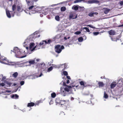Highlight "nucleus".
Wrapping results in <instances>:
<instances>
[{
    "label": "nucleus",
    "instance_id": "obj_1",
    "mask_svg": "<svg viewBox=\"0 0 123 123\" xmlns=\"http://www.w3.org/2000/svg\"><path fill=\"white\" fill-rule=\"evenodd\" d=\"M13 50V51L11 50V51L13 52H14L17 57L22 58L25 57L26 56V55L21 56L22 53L25 52V51H22V49H18L17 47H15L14 48Z\"/></svg>",
    "mask_w": 123,
    "mask_h": 123
},
{
    "label": "nucleus",
    "instance_id": "obj_2",
    "mask_svg": "<svg viewBox=\"0 0 123 123\" xmlns=\"http://www.w3.org/2000/svg\"><path fill=\"white\" fill-rule=\"evenodd\" d=\"M64 48L63 45L61 46L60 45H57L55 47V52L58 54L60 53L62 49Z\"/></svg>",
    "mask_w": 123,
    "mask_h": 123
},
{
    "label": "nucleus",
    "instance_id": "obj_3",
    "mask_svg": "<svg viewBox=\"0 0 123 123\" xmlns=\"http://www.w3.org/2000/svg\"><path fill=\"white\" fill-rule=\"evenodd\" d=\"M38 32L36 31L34 33L31 34L29 38V40H33V39H34L37 37H40V35H38Z\"/></svg>",
    "mask_w": 123,
    "mask_h": 123
},
{
    "label": "nucleus",
    "instance_id": "obj_4",
    "mask_svg": "<svg viewBox=\"0 0 123 123\" xmlns=\"http://www.w3.org/2000/svg\"><path fill=\"white\" fill-rule=\"evenodd\" d=\"M77 17V15L73 12H71L70 13L69 16V19H75Z\"/></svg>",
    "mask_w": 123,
    "mask_h": 123
},
{
    "label": "nucleus",
    "instance_id": "obj_5",
    "mask_svg": "<svg viewBox=\"0 0 123 123\" xmlns=\"http://www.w3.org/2000/svg\"><path fill=\"white\" fill-rule=\"evenodd\" d=\"M6 13L7 17L9 18L11 17V16L13 17L15 14V12L13 11H10V12L8 11H6Z\"/></svg>",
    "mask_w": 123,
    "mask_h": 123
},
{
    "label": "nucleus",
    "instance_id": "obj_6",
    "mask_svg": "<svg viewBox=\"0 0 123 123\" xmlns=\"http://www.w3.org/2000/svg\"><path fill=\"white\" fill-rule=\"evenodd\" d=\"M68 101V100H61L58 102V101L57 100L56 103L58 104L62 105L66 104Z\"/></svg>",
    "mask_w": 123,
    "mask_h": 123
},
{
    "label": "nucleus",
    "instance_id": "obj_7",
    "mask_svg": "<svg viewBox=\"0 0 123 123\" xmlns=\"http://www.w3.org/2000/svg\"><path fill=\"white\" fill-rule=\"evenodd\" d=\"M40 9V8L38 7H36L34 8L33 10L32 11L31 13H34L36 12H38L40 10L39 9Z\"/></svg>",
    "mask_w": 123,
    "mask_h": 123
},
{
    "label": "nucleus",
    "instance_id": "obj_8",
    "mask_svg": "<svg viewBox=\"0 0 123 123\" xmlns=\"http://www.w3.org/2000/svg\"><path fill=\"white\" fill-rule=\"evenodd\" d=\"M28 5L29 6L33 4V0H26Z\"/></svg>",
    "mask_w": 123,
    "mask_h": 123
},
{
    "label": "nucleus",
    "instance_id": "obj_9",
    "mask_svg": "<svg viewBox=\"0 0 123 123\" xmlns=\"http://www.w3.org/2000/svg\"><path fill=\"white\" fill-rule=\"evenodd\" d=\"M99 2V1L97 0H92L88 1V3L89 4H92L94 3H98Z\"/></svg>",
    "mask_w": 123,
    "mask_h": 123
},
{
    "label": "nucleus",
    "instance_id": "obj_10",
    "mask_svg": "<svg viewBox=\"0 0 123 123\" xmlns=\"http://www.w3.org/2000/svg\"><path fill=\"white\" fill-rule=\"evenodd\" d=\"M35 104L33 102H31L28 103L27 105L28 107H31L35 105Z\"/></svg>",
    "mask_w": 123,
    "mask_h": 123
},
{
    "label": "nucleus",
    "instance_id": "obj_11",
    "mask_svg": "<svg viewBox=\"0 0 123 123\" xmlns=\"http://www.w3.org/2000/svg\"><path fill=\"white\" fill-rule=\"evenodd\" d=\"M109 34L110 35H114L115 34V31L112 30H111L108 32Z\"/></svg>",
    "mask_w": 123,
    "mask_h": 123
},
{
    "label": "nucleus",
    "instance_id": "obj_12",
    "mask_svg": "<svg viewBox=\"0 0 123 123\" xmlns=\"http://www.w3.org/2000/svg\"><path fill=\"white\" fill-rule=\"evenodd\" d=\"M19 97V96L17 94H13L11 96V98L13 99H17Z\"/></svg>",
    "mask_w": 123,
    "mask_h": 123
},
{
    "label": "nucleus",
    "instance_id": "obj_13",
    "mask_svg": "<svg viewBox=\"0 0 123 123\" xmlns=\"http://www.w3.org/2000/svg\"><path fill=\"white\" fill-rule=\"evenodd\" d=\"M98 84L99 87H103L104 85V84L103 82L101 81H99L98 82Z\"/></svg>",
    "mask_w": 123,
    "mask_h": 123
},
{
    "label": "nucleus",
    "instance_id": "obj_14",
    "mask_svg": "<svg viewBox=\"0 0 123 123\" xmlns=\"http://www.w3.org/2000/svg\"><path fill=\"white\" fill-rule=\"evenodd\" d=\"M4 82L6 84H7V85L6 86H7L10 87L11 86L12 84V83L9 82L7 81L6 80H5Z\"/></svg>",
    "mask_w": 123,
    "mask_h": 123
},
{
    "label": "nucleus",
    "instance_id": "obj_15",
    "mask_svg": "<svg viewBox=\"0 0 123 123\" xmlns=\"http://www.w3.org/2000/svg\"><path fill=\"white\" fill-rule=\"evenodd\" d=\"M61 92L62 94H63L64 96H65L66 95V91H64V89L63 88L61 89Z\"/></svg>",
    "mask_w": 123,
    "mask_h": 123
},
{
    "label": "nucleus",
    "instance_id": "obj_16",
    "mask_svg": "<svg viewBox=\"0 0 123 123\" xmlns=\"http://www.w3.org/2000/svg\"><path fill=\"white\" fill-rule=\"evenodd\" d=\"M18 74L17 72L14 73L12 75V76L15 78H16L18 76Z\"/></svg>",
    "mask_w": 123,
    "mask_h": 123
},
{
    "label": "nucleus",
    "instance_id": "obj_17",
    "mask_svg": "<svg viewBox=\"0 0 123 123\" xmlns=\"http://www.w3.org/2000/svg\"><path fill=\"white\" fill-rule=\"evenodd\" d=\"M80 85L81 86H83L84 87H86V86L85 85V84H86L84 81H81L80 82Z\"/></svg>",
    "mask_w": 123,
    "mask_h": 123
},
{
    "label": "nucleus",
    "instance_id": "obj_18",
    "mask_svg": "<svg viewBox=\"0 0 123 123\" xmlns=\"http://www.w3.org/2000/svg\"><path fill=\"white\" fill-rule=\"evenodd\" d=\"M110 11V9L107 8H105L104 9V13L105 14H107Z\"/></svg>",
    "mask_w": 123,
    "mask_h": 123
},
{
    "label": "nucleus",
    "instance_id": "obj_19",
    "mask_svg": "<svg viewBox=\"0 0 123 123\" xmlns=\"http://www.w3.org/2000/svg\"><path fill=\"white\" fill-rule=\"evenodd\" d=\"M116 84L115 83H111V89H113L116 86Z\"/></svg>",
    "mask_w": 123,
    "mask_h": 123
},
{
    "label": "nucleus",
    "instance_id": "obj_20",
    "mask_svg": "<svg viewBox=\"0 0 123 123\" xmlns=\"http://www.w3.org/2000/svg\"><path fill=\"white\" fill-rule=\"evenodd\" d=\"M55 19L57 21H59L60 20L59 16L58 15L56 16L55 17Z\"/></svg>",
    "mask_w": 123,
    "mask_h": 123
},
{
    "label": "nucleus",
    "instance_id": "obj_21",
    "mask_svg": "<svg viewBox=\"0 0 123 123\" xmlns=\"http://www.w3.org/2000/svg\"><path fill=\"white\" fill-rule=\"evenodd\" d=\"M22 7L21 6V7L20 6H17V10L18 11V12H22V11H21V7Z\"/></svg>",
    "mask_w": 123,
    "mask_h": 123
},
{
    "label": "nucleus",
    "instance_id": "obj_22",
    "mask_svg": "<svg viewBox=\"0 0 123 123\" xmlns=\"http://www.w3.org/2000/svg\"><path fill=\"white\" fill-rule=\"evenodd\" d=\"M85 0H76L74 1V3H76L78 2H80L82 1H85Z\"/></svg>",
    "mask_w": 123,
    "mask_h": 123
},
{
    "label": "nucleus",
    "instance_id": "obj_23",
    "mask_svg": "<svg viewBox=\"0 0 123 123\" xmlns=\"http://www.w3.org/2000/svg\"><path fill=\"white\" fill-rule=\"evenodd\" d=\"M44 41L45 44L50 43L51 42V40L50 39L48 40L47 41L46 40H44Z\"/></svg>",
    "mask_w": 123,
    "mask_h": 123
},
{
    "label": "nucleus",
    "instance_id": "obj_24",
    "mask_svg": "<svg viewBox=\"0 0 123 123\" xmlns=\"http://www.w3.org/2000/svg\"><path fill=\"white\" fill-rule=\"evenodd\" d=\"M66 10V8L65 6L62 7L61 8V11H64Z\"/></svg>",
    "mask_w": 123,
    "mask_h": 123
},
{
    "label": "nucleus",
    "instance_id": "obj_25",
    "mask_svg": "<svg viewBox=\"0 0 123 123\" xmlns=\"http://www.w3.org/2000/svg\"><path fill=\"white\" fill-rule=\"evenodd\" d=\"M104 97L105 98H107L108 97V96L107 94L106 93L105 91L104 92Z\"/></svg>",
    "mask_w": 123,
    "mask_h": 123
},
{
    "label": "nucleus",
    "instance_id": "obj_26",
    "mask_svg": "<svg viewBox=\"0 0 123 123\" xmlns=\"http://www.w3.org/2000/svg\"><path fill=\"white\" fill-rule=\"evenodd\" d=\"M29 63L31 64H33L35 63V61L33 60L29 61Z\"/></svg>",
    "mask_w": 123,
    "mask_h": 123
},
{
    "label": "nucleus",
    "instance_id": "obj_27",
    "mask_svg": "<svg viewBox=\"0 0 123 123\" xmlns=\"http://www.w3.org/2000/svg\"><path fill=\"white\" fill-rule=\"evenodd\" d=\"M51 95V97L53 98H55L56 96V94L55 92L52 93Z\"/></svg>",
    "mask_w": 123,
    "mask_h": 123
},
{
    "label": "nucleus",
    "instance_id": "obj_28",
    "mask_svg": "<svg viewBox=\"0 0 123 123\" xmlns=\"http://www.w3.org/2000/svg\"><path fill=\"white\" fill-rule=\"evenodd\" d=\"M83 40V38L81 37H80L78 38V41L80 42H82Z\"/></svg>",
    "mask_w": 123,
    "mask_h": 123
},
{
    "label": "nucleus",
    "instance_id": "obj_29",
    "mask_svg": "<svg viewBox=\"0 0 123 123\" xmlns=\"http://www.w3.org/2000/svg\"><path fill=\"white\" fill-rule=\"evenodd\" d=\"M16 9V5L15 4L13 5L12 6V9L13 11H14Z\"/></svg>",
    "mask_w": 123,
    "mask_h": 123
},
{
    "label": "nucleus",
    "instance_id": "obj_30",
    "mask_svg": "<svg viewBox=\"0 0 123 123\" xmlns=\"http://www.w3.org/2000/svg\"><path fill=\"white\" fill-rule=\"evenodd\" d=\"M34 43H31L30 44V49H31L32 48V47L34 46Z\"/></svg>",
    "mask_w": 123,
    "mask_h": 123
},
{
    "label": "nucleus",
    "instance_id": "obj_31",
    "mask_svg": "<svg viewBox=\"0 0 123 123\" xmlns=\"http://www.w3.org/2000/svg\"><path fill=\"white\" fill-rule=\"evenodd\" d=\"M53 68L51 66L48 68L47 70V71L48 72H49L50 71H51L53 69Z\"/></svg>",
    "mask_w": 123,
    "mask_h": 123
},
{
    "label": "nucleus",
    "instance_id": "obj_32",
    "mask_svg": "<svg viewBox=\"0 0 123 123\" xmlns=\"http://www.w3.org/2000/svg\"><path fill=\"white\" fill-rule=\"evenodd\" d=\"M34 6L35 7V6H32L29 7L28 8V9L29 10H31L32 9H33V10L34 8Z\"/></svg>",
    "mask_w": 123,
    "mask_h": 123
},
{
    "label": "nucleus",
    "instance_id": "obj_33",
    "mask_svg": "<svg viewBox=\"0 0 123 123\" xmlns=\"http://www.w3.org/2000/svg\"><path fill=\"white\" fill-rule=\"evenodd\" d=\"M83 29H85L86 30V31L87 32H89L90 31L89 29L86 27H85Z\"/></svg>",
    "mask_w": 123,
    "mask_h": 123
},
{
    "label": "nucleus",
    "instance_id": "obj_34",
    "mask_svg": "<svg viewBox=\"0 0 123 123\" xmlns=\"http://www.w3.org/2000/svg\"><path fill=\"white\" fill-rule=\"evenodd\" d=\"M94 14V13L91 12L88 15L89 16H90L91 17L93 16V15Z\"/></svg>",
    "mask_w": 123,
    "mask_h": 123
},
{
    "label": "nucleus",
    "instance_id": "obj_35",
    "mask_svg": "<svg viewBox=\"0 0 123 123\" xmlns=\"http://www.w3.org/2000/svg\"><path fill=\"white\" fill-rule=\"evenodd\" d=\"M64 89V91H66H66L67 92H68L69 91V89L67 87L65 88Z\"/></svg>",
    "mask_w": 123,
    "mask_h": 123
},
{
    "label": "nucleus",
    "instance_id": "obj_36",
    "mask_svg": "<svg viewBox=\"0 0 123 123\" xmlns=\"http://www.w3.org/2000/svg\"><path fill=\"white\" fill-rule=\"evenodd\" d=\"M74 9L75 11H77L78 9V7L77 6H75L74 7Z\"/></svg>",
    "mask_w": 123,
    "mask_h": 123
},
{
    "label": "nucleus",
    "instance_id": "obj_37",
    "mask_svg": "<svg viewBox=\"0 0 123 123\" xmlns=\"http://www.w3.org/2000/svg\"><path fill=\"white\" fill-rule=\"evenodd\" d=\"M40 103V101H38L36 102L35 104V106H36L37 105H38Z\"/></svg>",
    "mask_w": 123,
    "mask_h": 123
},
{
    "label": "nucleus",
    "instance_id": "obj_38",
    "mask_svg": "<svg viewBox=\"0 0 123 123\" xmlns=\"http://www.w3.org/2000/svg\"><path fill=\"white\" fill-rule=\"evenodd\" d=\"M5 60V58L3 56H1V55L0 56V60Z\"/></svg>",
    "mask_w": 123,
    "mask_h": 123
},
{
    "label": "nucleus",
    "instance_id": "obj_39",
    "mask_svg": "<svg viewBox=\"0 0 123 123\" xmlns=\"http://www.w3.org/2000/svg\"><path fill=\"white\" fill-rule=\"evenodd\" d=\"M63 74L66 76H67L68 75V73L66 71H64L63 72Z\"/></svg>",
    "mask_w": 123,
    "mask_h": 123
},
{
    "label": "nucleus",
    "instance_id": "obj_40",
    "mask_svg": "<svg viewBox=\"0 0 123 123\" xmlns=\"http://www.w3.org/2000/svg\"><path fill=\"white\" fill-rule=\"evenodd\" d=\"M44 41H43L42 42L40 43H39V44L40 45H45V43H44Z\"/></svg>",
    "mask_w": 123,
    "mask_h": 123
},
{
    "label": "nucleus",
    "instance_id": "obj_41",
    "mask_svg": "<svg viewBox=\"0 0 123 123\" xmlns=\"http://www.w3.org/2000/svg\"><path fill=\"white\" fill-rule=\"evenodd\" d=\"M81 33V32L79 31H77L75 32L74 33L76 35H79Z\"/></svg>",
    "mask_w": 123,
    "mask_h": 123
},
{
    "label": "nucleus",
    "instance_id": "obj_42",
    "mask_svg": "<svg viewBox=\"0 0 123 123\" xmlns=\"http://www.w3.org/2000/svg\"><path fill=\"white\" fill-rule=\"evenodd\" d=\"M64 68L63 69L64 70H65V69L67 68V65L66 63H65L64 64Z\"/></svg>",
    "mask_w": 123,
    "mask_h": 123
},
{
    "label": "nucleus",
    "instance_id": "obj_43",
    "mask_svg": "<svg viewBox=\"0 0 123 123\" xmlns=\"http://www.w3.org/2000/svg\"><path fill=\"white\" fill-rule=\"evenodd\" d=\"M93 33L94 35H96L99 34V32H93Z\"/></svg>",
    "mask_w": 123,
    "mask_h": 123
},
{
    "label": "nucleus",
    "instance_id": "obj_44",
    "mask_svg": "<svg viewBox=\"0 0 123 123\" xmlns=\"http://www.w3.org/2000/svg\"><path fill=\"white\" fill-rule=\"evenodd\" d=\"M119 4L121 6L123 5V0L120 1Z\"/></svg>",
    "mask_w": 123,
    "mask_h": 123
},
{
    "label": "nucleus",
    "instance_id": "obj_45",
    "mask_svg": "<svg viewBox=\"0 0 123 123\" xmlns=\"http://www.w3.org/2000/svg\"><path fill=\"white\" fill-rule=\"evenodd\" d=\"M24 81H21L20 82V84L21 85H22L24 84Z\"/></svg>",
    "mask_w": 123,
    "mask_h": 123
},
{
    "label": "nucleus",
    "instance_id": "obj_46",
    "mask_svg": "<svg viewBox=\"0 0 123 123\" xmlns=\"http://www.w3.org/2000/svg\"><path fill=\"white\" fill-rule=\"evenodd\" d=\"M5 85V84L4 83H0V85L1 86H4Z\"/></svg>",
    "mask_w": 123,
    "mask_h": 123
},
{
    "label": "nucleus",
    "instance_id": "obj_47",
    "mask_svg": "<svg viewBox=\"0 0 123 123\" xmlns=\"http://www.w3.org/2000/svg\"><path fill=\"white\" fill-rule=\"evenodd\" d=\"M87 26H89L90 27L92 28H93V27L92 25H87Z\"/></svg>",
    "mask_w": 123,
    "mask_h": 123
},
{
    "label": "nucleus",
    "instance_id": "obj_48",
    "mask_svg": "<svg viewBox=\"0 0 123 123\" xmlns=\"http://www.w3.org/2000/svg\"><path fill=\"white\" fill-rule=\"evenodd\" d=\"M36 46L35 47H34L31 50V51H33L36 48Z\"/></svg>",
    "mask_w": 123,
    "mask_h": 123
},
{
    "label": "nucleus",
    "instance_id": "obj_49",
    "mask_svg": "<svg viewBox=\"0 0 123 123\" xmlns=\"http://www.w3.org/2000/svg\"><path fill=\"white\" fill-rule=\"evenodd\" d=\"M67 77L68 78V79H69V80H70L71 79L70 78V77L69 76H68L67 75Z\"/></svg>",
    "mask_w": 123,
    "mask_h": 123
},
{
    "label": "nucleus",
    "instance_id": "obj_50",
    "mask_svg": "<svg viewBox=\"0 0 123 123\" xmlns=\"http://www.w3.org/2000/svg\"><path fill=\"white\" fill-rule=\"evenodd\" d=\"M53 102V101H52V100H51L49 103V104L50 105H51V104H52V102Z\"/></svg>",
    "mask_w": 123,
    "mask_h": 123
},
{
    "label": "nucleus",
    "instance_id": "obj_51",
    "mask_svg": "<svg viewBox=\"0 0 123 123\" xmlns=\"http://www.w3.org/2000/svg\"><path fill=\"white\" fill-rule=\"evenodd\" d=\"M6 79V77H2V79L3 80H4Z\"/></svg>",
    "mask_w": 123,
    "mask_h": 123
},
{
    "label": "nucleus",
    "instance_id": "obj_52",
    "mask_svg": "<svg viewBox=\"0 0 123 123\" xmlns=\"http://www.w3.org/2000/svg\"><path fill=\"white\" fill-rule=\"evenodd\" d=\"M123 24L121 25H119L118 26V27H123Z\"/></svg>",
    "mask_w": 123,
    "mask_h": 123
},
{
    "label": "nucleus",
    "instance_id": "obj_53",
    "mask_svg": "<svg viewBox=\"0 0 123 123\" xmlns=\"http://www.w3.org/2000/svg\"><path fill=\"white\" fill-rule=\"evenodd\" d=\"M69 80H68L67 81V83L68 84L69 83Z\"/></svg>",
    "mask_w": 123,
    "mask_h": 123
},
{
    "label": "nucleus",
    "instance_id": "obj_54",
    "mask_svg": "<svg viewBox=\"0 0 123 123\" xmlns=\"http://www.w3.org/2000/svg\"><path fill=\"white\" fill-rule=\"evenodd\" d=\"M63 85L64 86H66V83L65 82H63Z\"/></svg>",
    "mask_w": 123,
    "mask_h": 123
},
{
    "label": "nucleus",
    "instance_id": "obj_55",
    "mask_svg": "<svg viewBox=\"0 0 123 123\" xmlns=\"http://www.w3.org/2000/svg\"><path fill=\"white\" fill-rule=\"evenodd\" d=\"M68 88H71L72 86H68Z\"/></svg>",
    "mask_w": 123,
    "mask_h": 123
},
{
    "label": "nucleus",
    "instance_id": "obj_56",
    "mask_svg": "<svg viewBox=\"0 0 123 123\" xmlns=\"http://www.w3.org/2000/svg\"><path fill=\"white\" fill-rule=\"evenodd\" d=\"M42 75V73H41L40 74V75L38 76V77H40Z\"/></svg>",
    "mask_w": 123,
    "mask_h": 123
},
{
    "label": "nucleus",
    "instance_id": "obj_57",
    "mask_svg": "<svg viewBox=\"0 0 123 123\" xmlns=\"http://www.w3.org/2000/svg\"><path fill=\"white\" fill-rule=\"evenodd\" d=\"M64 39H65V40H66L67 39V38L66 37H64Z\"/></svg>",
    "mask_w": 123,
    "mask_h": 123
},
{
    "label": "nucleus",
    "instance_id": "obj_58",
    "mask_svg": "<svg viewBox=\"0 0 123 123\" xmlns=\"http://www.w3.org/2000/svg\"><path fill=\"white\" fill-rule=\"evenodd\" d=\"M16 85H17V84H16V83H14L12 86H14Z\"/></svg>",
    "mask_w": 123,
    "mask_h": 123
},
{
    "label": "nucleus",
    "instance_id": "obj_59",
    "mask_svg": "<svg viewBox=\"0 0 123 123\" xmlns=\"http://www.w3.org/2000/svg\"><path fill=\"white\" fill-rule=\"evenodd\" d=\"M14 63L13 62H10V63H11V65H13V63Z\"/></svg>",
    "mask_w": 123,
    "mask_h": 123
},
{
    "label": "nucleus",
    "instance_id": "obj_60",
    "mask_svg": "<svg viewBox=\"0 0 123 123\" xmlns=\"http://www.w3.org/2000/svg\"><path fill=\"white\" fill-rule=\"evenodd\" d=\"M93 13H94V14H95L97 15L98 14V13L97 12H93Z\"/></svg>",
    "mask_w": 123,
    "mask_h": 123
},
{
    "label": "nucleus",
    "instance_id": "obj_61",
    "mask_svg": "<svg viewBox=\"0 0 123 123\" xmlns=\"http://www.w3.org/2000/svg\"><path fill=\"white\" fill-rule=\"evenodd\" d=\"M89 93L88 94H85V95H89Z\"/></svg>",
    "mask_w": 123,
    "mask_h": 123
},
{
    "label": "nucleus",
    "instance_id": "obj_62",
    "mask_svg": "<svg viewBox=\"0 0 123 123\" xmlns=\"http://www.w3.org/2000/svg\"><path fill=\"white\" fill-rule=\"evenodd\" d=\"M38 0H33V1H37Z\"/></svg>",
    "mask_w": 123,
    "mask_h": 123
},
{
    "label": "nucleus",
    "instance_id": "obj_63",
    "mask_svg": "<svg viewBox=\"0 0 123 123\" xmlns=\"http://www.w3.org/2000/svg\"><path fill=\"white\" fill-rule=\"evenodd\" d=\"M13 0H9L10 1H12Z\"/></svg>",
    "mask_w": 123,
    "mask_h": 123
},
{
    "label": "nucleus",
    "instance_id": "obj_64",
    "mask_svg": "<svg viewBox=\"0 0 123 123\" xmlns=\"http://www.w3.org/2000/svg\"><path fill=\"white\" fill-rule=\"evenodd\" d=\"M90 95L91 96V97H93V95L92 94H91Z\"/></svg>",
    "mask_w": 123,
    "mask_h": 123
}]
</instances>
